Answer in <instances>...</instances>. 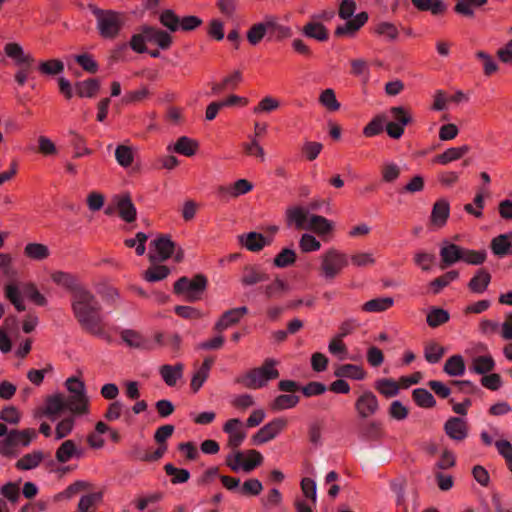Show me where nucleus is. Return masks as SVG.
<instances>
[{"label":"nucleus","mask_w":512,"mask_h":512,"mask_svg":"<svg viewBox=\"0 0 512 512\" xmlns=\"http://www.w3.org/2000/svg\"><path fill=\"white\" fill-rule=\"evenodd\" d=\"M71 310L83 331L98 337L105 335L102 305L87 286L84 285L71 296Z\"/></svg>","instance_id":"1"},{"label":"nucleus","mask_w":512,"mask_h":512,"mask_svg":"<svg viewBox=\"0 0 512 512\" xmlns=\"http://www.w3.org/2000/svg\"><path fill=\"white\" fill-rule=\"evenodd\" d=\"M392 121H387L385 114L375 116L363 129L366 137H373L380 134L385 127L387 135L395 140L400 139L404 134V128L414 122L410 109L404 106H393L389 109Z\"/></svg>","instance_id":"2"},{"label":"nucleus","mask_w":512,"mask_h":512,"mask_svg":"<svg viewBox=\"0 0 512 512\" xmlns=\"http://www.w3.org/2000/svg\"><path fill=\"white\" fill-rule=\"evenodd\" d=\"M88 8L95 17L96 30L102 39L114 40L119 37L128 20L125 12L102 9L93 4H89Z\"/></svg>","instance_id":"3"},{"label":"nucleus","mask_w":512,"mask_h":512,"mask_svg":"<svg viewBox=\"0 0 512 512\" xmlns=\"http://www.w3.org/2000/svg\"><path fill=\"white\" fill-rule=\"evenodd\" d=\"M277 361L267 358L261 367L250 369L247 373L238 376L235 383L248 389H259L267 385L268 381L277 379L279 371L275 368Z\"/></svg>","instance_id":"4"},{"label":"nucleus","mask_w":512,"mask_h":512,"mask_svg":"<svg viewBox=\"0 0 512 512\" xmlns=\"http://www.w3.org/2000/svg\"><path fill=\"white\" fill-rule=\"evenodd\" d=\"M150 245L154 246L156 251V254L150 252L148 255L151 263L163 262L172 256L176 263H181L184 260L183 248L177 245L168 234L160 235Z\"/></svg>","instance_id":"5"},{"label":"nucleus","mask_w":512,"mask_h":512,"mask_svg":"<svg viewBox=\"0 0 512 512\" xmlns=\"http://www.w3.org/2000/svg\"><path fill=\"white\" fill-rule=\"evenodd\" d=\"M207 284V278L203 274H197L192 279L183 276L174 283L173 292L183 296L187 302H196L201 300Z\"/></svg>","instance_id":"6"},{"label":"nucleus","mask_w":512,"mask_h":512,"mask_svg":"<svg viewBox=\"0 0 512 512\" xmlns=\"http://www.w3.org/2000/svg\"><path fill=\"white\" fill-rule=\"evenodd\" d=\"M36 436V431L33 428L12 429L0 440V454L5 457L16 456L18 447H28Z\"/></svg>","instance_id":"7"},{"label":"nucleus","mask_w":512,"mask_h":512,"mask_svg":"<svg viewBox=\"0 0 512 512\" xmlns=\"http://www.w3.org/2000/svg\"><path fill=\"white\" fill-rule=\"evenodd\" d=\"M348 265L347 255L330 248L321 256V271L326 279H334Z\"/></svg>","instance_id":"8"},{"label":"nucleus","mask_w":512,"mask_h":512,"mask_svg":"<svg viewBox=\"0 0 512 512\" xmlns=\"http://www.w3.org/2000/svg\"><path fill=\"white\" fill-rule=\"evenodd\" d=\"M70 395H64L65 411H69L72 416H82L89 413V397L86 394L84 383L78 384V390L69 387Z\"/></svg>","instance_id":"9"},{"label":"nucleus","mask_w":512,"mask_h":512,"mask_svg":"<svg viewBox=\"0 0 512 512\" xmlns=\"http://www.w3.org/2000/svg\"><path fill=\"white\" fill-rule=\"evenodd\" d=\"M287 424V419L282 417L271 420L252 436V444L261 445L273 440L286 428Z\"/></svg>","instance_id":"10"},{"label":"nucleus","mask_w":512,"mask_h":512,"mask_svg":"<svg viewBox=\"0 0 512 512\" xmlns=\"http://www.w3.org/2000/svg\"><path fill=\"white\" fill-rule=\"evenodd\" d=\"M355 410L361 419H367L375 415L379 410V402L376 395L370 391H364L355 401Z\"/></svg>","instance_id":"11"},{"label":"nucleus","mask_w":512,"mask_h":512,"mask_svg":"<svg viewBox=\"0 0 512 512\" xmlns=\"http://www.w3.org/2000/svg\"><path fill=\"white\" fill-rule=\"evenodd\" d=\"M242 421L238 418L229 419L223 425V431L228 434L227 446L237 449L246 438V431L243 429Z\"/></svg>","instance_id":"12"},{"label":"nucleus","mask_w":512,"mask_h":512,"mask_svg":"<svg viewBox=\"0 0 512 512\" xmlns=\"http://www.w3.org/2000/svg\"><path fill=\"white\" fill-rule=\"evenodd\" d=\"M446 435L455 442H461L468 436V424L460 417H450L444 424Z\"/></svg>","instance_id":"13"},{"label":"nucleus","mask_w":512,"mask_h":512,"mask_svg":"<svg viewBox=\"0 0 512 512\" xmlns=\"http://www.w3.org/2000/svg\"><path fill=\"white\" fill-rule=\"evenodd\" d=\"M264 20L269 40L282 41L292 36V29L281 24L276 16L269 15Z\"/></svg>","instance_id":"14"},{"label":"nucleus","mask_w":512,"mask_h":512,"mask_svg":"<svg viewBox=\"0 0 512 512\" xmlns=\"http://www.w3.org/2000/svg\"><path fill=\"white\" fill-rule=\"evenodd\" d=\"M248 313V308L246 306L233 308L225 311L220 319L215 323L214 330L217 332H222L229 327L237 324L241 318Z\"/></svg>","instance_id":"15"},{"label":"nucleus","mask_w":512,"mask_h":512,"mask_svg":"<svg viewBox=\"0 0 512 512\" xmlns=\"http://www.w3.org/2000/svg\"><path fill=\"white\" fill-rule=\"evenodd\" d=\"M463 249L464 248L459 245L444 241L440 249L441 268L444 269L452 266L458 261H462Z\"/></svg>","instance_id":"16"},{"label":"nucleus","mask_w":512,"mask_h":512,"mask_svg":"<svg viewBox=\"0 0 512 512\" xmlns=\"http://www.w3.org/2000/svg\"><path fill=\"white\" fill-rule=\"evenodd\" d=\"M450 215V204L447 199L437 200L432 207L430 223L436 228H442L446 225Z\"/></svg>","instance_id":"17"},{"label":"nucleus","mask_w":512,"mask_h":512,"mask_svg":"<svg viewBox=\"0 0 512 512\" xmlns=\"http://www.w3.org/2000/svg\"><path fill=\"white\" fill-rule=\"evenodd\" d=\"M269 280V275L261 268L260 265H246L240 278L243 286H253L261 282Z\"/></svg>","instance_id":"18"},{"label":"nucleus","mask_w":512,"mask_h":512,"mask_svg":"<svg viewBox=\"0 0 512 512\" xmlns=\"http://www.w3.org/2000/svg\"><path fill=\"white\" fill-rule=\"evenodd\" d=\"M51 279L55 284L68 290L71 293V296H73L84 286V284L79 281L77 276L64 271L53 272L51 274Z\"/></svg>","instance_id":"19"},{"label":"nucleus","mask_w":512,"mask_h":512,"mask_svg":"<svg viewBox=\"0 0 512 512\" xmlns=\"http://www.w3.org/2000/svg\"><path fill=\"white\" fill-rule=\"evenodd\" d=\"M308 211L300 206L288 207L285 211V221L288 227L297 230L307 229Z\"/></svg>","instance_id":"20"},{"label":"nucleus","mask_w":512,"mask_h":512,"mask_svg":"<svg viewBox=\"0 0 512 512\" xmlns=\"http://www.w3.org/2000/svg\"><path fill=\"white\" fill-rule=\"evenodd\" d=\"M116 208L119 217L123 221L127 223L135 221L137 216V210L129 194H124L116 197Z\"/></svg>","instance_id":"21"},{"label":"nucleus","mask_w":512,"mask_h":512,"mask_svg":"<svg viewBox=\"0 0 512 512\" xmlns=\"http://www.w3.org/2000/svg\"><path fill=\"white\" fill-rule=\"evenodd\" d=\"M122 341L131 348L153 350L154 345L148 339L144 338L139 332L132 329H124L120 333Z\"/></svg>","instance_id":"22"},{"label":"nucleus","mask_w":512,"mask_h":512,"mask_svg":"<svg viewBox=\"0 0 512 512\" xmlns=\"http://www.w3.org/2000/svg\"><path fill=\"white\" fill-rule=\"evenodd\" d=\"M84 455L82 448L73 440H65L56 450L55 457L59 463H66L73 457L81 458Z\"/></svg>","instance_id":"23"},{"label":"nucleus","mask_w":512,"mask_h":512,"mask_svg":"<svg viewBox=\"0 0 512 512\" xmlns=\"http://www.w3.org/2000/svg\"><path fill=\"white\" fill-rule=\"evenodd\" d=\"M289 290H290L289 284L285 280H283L279 277H276L269 284L260 287V291L269 300L280 299L284 295H286L289 292Z\"/></svg>","instance_id":"24"},{"label":"nucleus","mask_w":512,"mask_h":512,"mask_svg":"<svg viewBox=\"0 0 512 512\" xmlns=\"http://www.w3.org/2000/svg\"><path fill=\"white\" fill-rule=\"evenodd\" d=\"M95 289L103 302L108 306L116 307L121 300L119 290L106 281L97 283Z\"/></svg>","instance_id":"25"},{"label":"nucleus","mask_w":512,"mask_h":512,"mask_svg":"<svg viewBox=\"0 0 512 512\" xmlns=\"http://www.w3.org/2000/svg\"><path fill=\"white\" fill-rule=\"evenodd\" d=\"M64 403V394L56 393L49 395L45 399V407L43 408L41 414L53 420L56 415L65 411Z\"/></svg>","instance_id":"26"},{"label":"nucleus","mask_w":512,"mask_h":512,"mask_svg":"<svg viewBox=\"0 0 512 512\" xmlns=\"http://www.w3.org/2000/svg\"><path fill=\"white\" fill-rule=\"evenodd\" d=\"M239 243L251 252H259L267 246L266 237L257 232H249L238 236Z\"/></svg>","instance_id":"27"},{"label":"nucleus","mask_w":512,"mask_h":512,"mask_svg":"<svg viewBox=\"0 0 512 512\" xmlns=\"http://www.w3.org/2000/svg\"><path fill=\"white\" fill-rule=\"evenodd\" d=\"M412 5L421 12H430L434 16L443 15L447 11L444 0H411Z\"/></svg>","instance_id":"28"},{"label":"nucleus","mask_w":512,"mask_h":512,"mask_svg":"<svg viewBox=\"0 0 512 512\" xmlns=\"http://www.w3.org/2000/svg\"><path fill=\"white\" fill-rule=\"evenodd\" d=\"M469 151L470 147L468 145H463L460 147H451L446 149L443 153L436 155L433 158V162L441 165H447L450 162L461 159Z\"/></svg>","instance_id":"29"},{"label":"nucleus","mask_w":512,"mask_h":512,"mask_svg":"<svg viewBox=\"0 0 512 512\" xmlns=\"http://www.w3.org/2000/svg\"><path fill=\"white\" fill-rule=\"evenodd\" d=\"M301 32L304 36L320 42L327 41L329 38V33L326 26L323 23L317 21L307 22L303 26Z\"/></svg>","instance_id":"30"},{"label":"nucleus","mask_w":512,"mask_h":512,"mask_svg":"<svg viewBox=\"0 0 512 512\" xmlns=\"http://www.w3.org/2000/svg\"><path fill=\"white\" fill-rule=\"evenodd\" d=\"M184 365L177 363L175 365L165 364L160 367L159 373L163 381L170 387L176 385L177 381L183 376Z\"/></svg>","instance_id":"31"},{"label":"nucleus","mask_w":512,"mask_h":512,"mask_svg":"<svg viewBox=\"0 0 512 512\" xmlns=\"http://www.w3.org/2000/svg\"><path fill=\"white\" fill-rule=\"evenodd\" d=\"M199 148V143L187 136H181L178 138V140L175 142L173 147L168 146V150H173L175 153L184 155L186 157H191L196 154L197 150Z\"/></svg>","instance_id":"32"},{"label":"nucleus","mask_w":512,"mask_h":512,"mask_svg":"<svg viewBox=\"0 0 512 512\" xmlns=\"http://www.w3.org/2000/svg\"><path fill=\"white\" fill-rule=\"evenodd\" d=\"M5 54L14 60L15 65H22V63H34V58L31 54L24 53L22 46L15 42L7 43L4 47Z\"/></svg>","instance_id":"33"},{"label":"nucleus","mask_w":512,"mask_h":512,"mask_svg":"<svg viewBox=\"0 0 512 512\" xmlns=\"http://www.w3.org/2000/svg\"><path fill=\"white\" fill-rule=\"evenodd\" d=\"M491 281V275L486 269H479L476 274L470 279L468 288L471 292L481 294L486 291Z\"/></svg>","instance_id":"34"},{"label":"nucleus","mask_w":512,"mask_h":512,"mask_svg":"<svg viewBox=\"0 0 512 512\" xmlns=\"http://www.w3.org/2000/svg\"><path fill=\"white\" fill-rule=\"evenodd\" d=\"M333 228V223L323 216L311 215L309 217L307 230H311L320 236L331 233Z\"/></svg>","instance_id":"35"},{"label":"nucleus","mask_w":512,"mask_h":512,"mask_svg":"<svg viewBox=\"0 0 512 512\" xmlns=\"http://www.w3.org/2000/svg\"><path fill=\"white\" fill-rule=\"evenodd\" d=\"M76 94L79 97L93 98L100 90V81L96 78H89L75 84Z\"/></svg>","instance_id":"36"},{"label":"nucleus","mask_w":512,"mask_h":512,"mask_svg":"<svg viewBox=\"0 0 512 512\" xmlns=\"http://www.w3.org/2000/svg\"><path fill=\"white\" fill-rule=\"evenodd\" d=\"M334 375L338 378L363 380L366 377V371L363 369V367L358 365L343 364L336 368Z\"/></svg>","instance_id":"37"},{"label":"nucleus","mask_w":512,"mask_h":512,"mask_svg":"<svg viewBox=\"0 0 512 512\" xmlns=\"http://www.w3.org/2000/svg\"><path fill=\"white\" fill-rule=\"evenodd\" d=\"M360 438L368 441L378 440L382 435L381 424L377 421H368L361 423L358 429Z\"/></svg>","instance_id":"38"},{"label":"nucleus","mask_w":512,"mask_h":512,"mask_svg":"<svg viewBox=\"0 0 512 512\" xmlns=\"http://www.w3.org/2000/svg\"><path fill=\"white\" fill-rule=\"evenodd\" d=\"M24 255L30 260L43 261L50 256V250L45 244L32 242L24 247Z\"/></svg>","instance_id":"39"},{"label":"nucleus","mask_w":512,"mask_h":512,"mask_svg":"<svg viewBox=\"0 0 512 512\" xmlns=\"http://www.w3.org/2000/svg\"><path fill=\"white\" fill-rule=\"evenodd\" d=\"M44 459V453L40 450H35L31 453L22 456L15 464L18 470H31L39 466Z\"/></svg>","instance_id":"40"},{"label":"nucleus","mask_w":512,"mask_h":512,"mask_svg":"<svg viewBox=\"0 0 512 512\" xmlns=\"http://www.w3.org/2000/svg\"><path fill=\"white\" fill-rule=\"evenodd\" d=\"M394 305L392 297H379L371 299L362 305V310L370 313L384 312Z\"/></svg>","instance_id":"41"},{"label":"nucleus","mask_w":512,"mask_h":512,"mask_svg":"<svg viewBox=\"0 0 512 512\" xmlns=\"http://www.w3.org/2000/svg\"><path fill=\"white\" fill-rule=\"evenodd\" d=\"M443 371L452 377L462 376L465 373V362L461 355L449 357L443 367Z\"/></svg>","instance_id":"42"},{"label":"nucleus","mask_w":512,"mask_h":512,"mask_svg":"<svg viewBox=\"0 0 512 512\" xmlns=\"http://www.w3.org/2000/svg\"><path fill=\"white\" fill-rule=\"evenodd\" d=\"M180 18L172 9H165L159 14V22L169 33L180 29Z\"/></svg>","instance_id":"43"},{"label":"nucleus","mask_w":512,"mask_h":512,"mask_svg":"<svg viewBox=\"0 0 512 512\" xmlns=\"http://www.w3.org/2000/svg\"><path fill=\"white\" fill-rule=\"evenodd\" d=\"M299 396L293 394H281L271 403L270 408L273 411H282L295 407L299 403Z\"/></svg>","instance_id":"44"},{"label":"nucleus","mask_w":512,"mask_h":512,"mask_svg":"<svg viewBox=\"0 0 512 512\" xmlns=\"http://www.w3.org/2000/svg\"><path fill=\"white\" fill-rule=\"evenodd\" d=\"M449 319V312L439 307H432L426 316V322L431 328L439 327L447 323Z\"/></svg>","instance_id":"45"},{"label":"nucleus","mask_w":512,"mask_h":512,"mask_svg":"<svg viewBox=\"0 0 512 512\" xmlns=\"http://www.w3.org/2000/svg\"><path fill=\"white\" fill-rule=\"evenodd\" d=\"M374 388L387 398L396 396L400 389L399 384L390 378L378 379L374 384Z\"/></svg>","instance_id":"46"},{"label":"nucleus","mask_w":512,"mask_h":512,"mask_svg":"<svg viewBox=\"0 0 512 512\" xmlns=\"http://www.w3.org/2000/svg\"><path fill=\"white\" fill-rule=\"evenodd\" d=\"M446 350L435 341L428 342L424 347V358L430 364L438 363L444 356Z\"/></svg>","instance_id":"47"},{"label":"nucleus","mask_w":512,"mask_h":512,"mask_svg":"<svg viewBox=\"0 0 512 512\" xmlns=\"http://www.w3.org/2000/svg\"><path fill=\"white\" fill-rule=\"evenodd\" d=\"M495 367V361L490 355L478 356L473 359L471 370L477 374L485 375Z\"/></svg>","instance_id":"48"},{"label":"nucleus","mask_w":512,"mask_h":512,"mask_svg":"<svg viewBox=\"0 0 512 512\" xmlns=\"http://www.w3.org/2000/svg\"><path fill=\"white\" fill-rule=\"evenodd\" d=\"M165 473L171 477L170 482L174 485L186 483L190 479V472L184 468H177L171 463L164 465Z\"/></svg>","instance_id":"49"},{"label":"nucleus","mask_w":512,"mask_h":512,"mask_svg":"<svg viewBox=\"0 0 512 512\" xmlns=\"http://www.w3.org/2000/svg\"><path fill=\"white\" fill-rule=\"evenodd\" d=\"M511 245L509 235L501 234L492 239L490 247L496 256L502 257L511 253Z\"/></svg>","instance_id":"50"},{"label":"nucleus","mask_w":512,"mask_h":512,"mask_svg":"<svg viewBox=\"0 0 512 512\" xmlns=\"http://www.w3.org/2000/svg\"><path fill=\"white\" fill-rule=\"evenodd\" d=\"M459 272L456 270H451L446 272L445 274L441 275L438 278H435L429 283V286L433 292V294H438L441 292L442 289H444L446 286H448L452 281L458 279Z\"/></svg>","instance_id":"51"},{"label":"nucleus","mask_w":512,"mask_h":512,"mask_svg":"<svg viewBox=\"0 0 512 512\" xmlns=\"http://www.w3.org/2000/svg\"><path fill=\"white\" fill-rule=\"evenodd\" d=\"M414 402L421 408H433L436 405L434 396L424 388H416L412 392Z\"/></svg>","instance_id":"52"},{"label":"nucleus","mask_w":512,"mask_h":512,"mask_svg":"<svg viewBox=\"0 0 512 512\" xmlns=\"http://www.w3.org/2000/svg\"><path fill=\"white\" fill-rule=\"evenodd\" d=\"M244 455L246 456V459H242V470L246 473H250L257 467H259L263 463V456L262 454L254 449L247 450Z\"/></svg>","instance_id":"53"},{"label":"nucleus","mask_w":512,"mask_h":512,"mask_svg":"<svg viewBox=\"0 0 512 512\" xmlns=\"http://www.w3.org/2000/svg\"><path fill=\"white\" fill-rule=\"evenodd\" d=\"M115 158L117 163L126 168L132 165L134 161V152L131 146L118 145L115 149Z\"/></svg>","instance_id":"54"},{"label":"nucleus","mask_w":512,"mask_h":512,"mask_svg":"<svg viewBox=\"0 0 512 512\" xmlns=\"http://www.w3.org/2000/svg\"><path fill=\"white\" fill-rule=\"evenodd\" d=\"M22 293L26 298L38 306H45L47 304L45 296L39 292L37 286L32 282L25 283L22 286Z\"/></svg>","instance_id":"55"},{"label":"nucleus","mask_w":512,"mask_h":512,"mask_svg":"<svg viewBox=\"0 0 512 512\" xmlns=\"http://www.w3.org/2000/svg\"><path fill=\"white\" fill-rule=\"evenodd\" d=\"M5 297L13 304L15 309L22 312L26 309L21 298V291L15 284H7L4 288Z\"/></svg>","instance_id":"56"},{"label":"nucleus","mask_w":512,"mask_h":512,"mask_svg":"<svg viewBox=\"0 0 512 512\" xmlns=\"http://www.w3.org/2000/svg\"><path fill=\"white\" fill-rule=\"evenodd\" d=\"M38 70L43 75L54 76L63 72L64 64L59 59H50L40 62Z\"/></svg>","instance_id":"57"},{"label":"nucleus","mask_w":512,"mask_h":512,"mask_svg":"<svg viewBox=\"0 0 512 512\" xmlns=\"http://www.w3.org/2000/svg\"><path fill=\"white\" fill-rule=\"evenodd\" d=\"M170 274V269L165 265H154L149 267L143 274L148 282H157L165 279Z\"/></svg>","instance_id":"58"},{"label":"nucleus","mask_w":512,"mask_h":512,"mask_svg":"<svg viewBox=\"0 0 512 512\" xmlns=\"http://www.w3.org/2000/svg\"><path fill=\"white\" fill-rule=\"evenodd\" d=\"M401 174V168L394 162H387L381 166V179L384 183H394Z\"/></svg>","instance_id":"59"},{"label":"nucleus","mask_w":512,"mask_h":512,"mask_svg":"<svg viewBox=\"0 0 512 512\" xmlns=\"http://www.w3.org/2000/svg\"><path fill=\"white\" fill-rule=\"evenodd\" d=\"M296 253L293 249L284 248L276 255L273 260L274 266L277 268H286L296 262Z\"/></svg>","instance_id":"60"},{"label":"nucleus","mask_w":512,"mask_h":512,"mask_svg":"<svg viewBox=\"0 0 512 512\" xmlns=\"http://www.w3.org/2000/svg\"><path fill=\"white\" fill-rule=\"evenodd\" d=\"M319 103L331 112L339 110L341 106L336 98L334 90L331 88L322 91L319 96Z\"/></svg>","instance_id":"61"},{"label":"nucleus","mask_w":512,"mask_h":512,"mask_svg":"<svg viewBox=\"0 0 512 512\" xmlns=\"http://www.w3.org/2000/svg\"><path fill=\"white\" fill-rule=\"evenodd\" d=\"M267 35L265 20L253 24L247 32L248 42L255 46Z\"/></svg>","instance_id":"62"},{"label":"nucleus","mask_w":512,"mask_h":512,"mask_svg":"<svg viewBox=\"0 0 512 512\" xmlns=\"http://www.w3.org/2000/svg\"><path fill=\"white\" fill-rule=\"evenodd\" d=\"M487 258V253L485 250H470L463 249V258L462 261L469 265H481L485 262Z\"/></svg>","instance_id":"63"},{"label":"nucleus","mask_w":512,"mask_h":512,"mask_svg":"<svg viewBox=\"0 0 512 512\" xmlns=\"http://www.w3.org/2000/svg\"><path fill=\"white\" fill-rule=\"evenodd\" d=\"M262 490V483L256 478H250L242 484L239 492L243 496H258Z\"/></svg>","instance_id":"64"}]
</instances>
